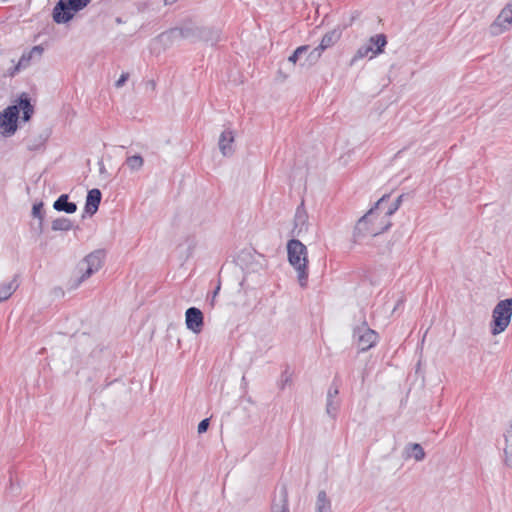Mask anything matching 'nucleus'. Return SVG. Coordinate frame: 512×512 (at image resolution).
Listing matches in <instances>:
<instances>
[{
	"instance_id": "1",
	"label": "nucleus",
	"mask_w": 512,
	"mask_h": 512,
	"mask_svg": "<svg viewBox=\"0 0 512 512\" xmlns=\"http://www.w3.org/2000/svg\"><path fill=\"white\" fill-rule=\"evenodd\" d=\"M22 111V120L30 121L34 114V105L26 92H22L15 101V104L7 106L0 113V129L4 137H11L18 129V119Z\"/></svg>"
},
{
	"instance_id": "2",
	"label": "nucleus",
	"mask_w": 512,
	"mask_h": 512,
	"mask_svg": "<svg viewBox=\"0 0 512 512\" xmlns=\"http://www.w3.org/2000/svg\"><path fill=\"white\" fill-rule=\"evenodd\" d=\"M287 254L289 264L297 272V278L300 286L306 287L308 280V259L306 246L298 239H290L287 243Z\"/></svg>"
},
{
	"instance_id": "3",
	"label": "nucleus",
	"mask_w": 512,
	"mask_h": 512,
	"mask_svg": "<svg viewBox=\"0 0 512 512\" xmlns=\"http://www.w3.org/2000/svg\"><path fill=\"white\" fill-rule=\"evenodd\" d=\"M512 317V298L499 301L492 311L490 329L492 335H498L506 330Z\"/></svg>"
},
{
	"instance_id": "4",
	"label": "nucleus",
	"mask_w": 512,
	"mask_h": 512,
	"mask_svg": "<svg viewBox=\"0 0 512 512\" xmlns=\"http://www.w3.org/2000/svg\"><path fill=\"white\" fill-rule=\"evenodd\" d=\"M360 314L359 320L361 324L353 328V339L358 347V351L366 352L377 344L379 335L368 326L365 314L363 312H360Z\"/></svg>"
},
{
	"instance_id": "5",
	"label": "nucleus",
	"mask_w": 512,
	"mask_h": 512,
	"mask_svg": "<svg viewBox=\"0 0 512 512\" xmlns=\"http://www.w3.org/2000/svg\"><path fill=\"white\" fill-rule=\"evenodd\" d=\"M390 197V194H384L375 202L374 206L369 209L370 212H374V217L379 222L380 229L385 232L392 226L390 217L396 212L389 211L391 208Z\"/></svg>"
},
{
	"instance_id": "6",
	"label": "nucleus",
	"mask_w": 512,
	"mask_h": 512,
	"mask_svg": "<svg viewBox=\"0 0 512 512\" xmlns=\"http://www.w3.org/2000/svg\"><path fill=\"white\" fill-rule=\"evenodd\" d=\"M374 217V212H368L363 215L358 222L355 225L354 228V241L357 242L361 238L370 235V236H377L379 234L384 233L385 231H382L380 229V224Z\"/></svg>"
},
{
	"instance_id": "7",
	"label": "nucleus",
	"mask_w": 512,
	"mask_h": 512,
	"mask_svg": "<svg viewBox=\"0 0 512 512\" xmlns=\"http://www.w3.org/2000/svg\"><path fill=\"white\" fill-rule=\"evenodd\" d=\"M81 11L71 0H59L53 8V21L57 24H65L71 21L74 15Z\"/></svg>"
},
{
	"instance_id": "8",
	"label": "nucleus",
	"mask_w": 512,
	"mask_h": 512,
	"mask_svg": "<svg viewBox=\"0 0 512 512\" xmlns=\"http://www.w3.org/2000/svg\"><path fill=\"white\" fill-rule=\"evenodd\" d=\"M512 25V2L508 3L489 27L492 36H497L510 29Z\"/></svg>"
},
{
	"instance_id": "9",
	"label": "nucleus",
	"mask_w": 512,
	"mask_h": 512,
	"mask_svg": "<svg viewBox=\"0 0 512 512\" xmlns=\"http://www.w3.org/2000/svg\"><path fill=\"white\" fill-rule=\"evenodd\" d=\"M104 258L105 250L103 249H98L88 254L84 259L87 267L81 277L78 279V284L85 281L91 275L97 272L102 267Z\"/></svg>"
},
{
	"instance_id": "10",
	"label": "nucleus",
	"mask_w": 512,
	"mask_h": 512,
	"mask_svg": "<svg viewBox=\"0 0 512 512\" xmlns=\"http://www.w3.org/2000/svg\"><path fill=\"white\" fill-rule=\"evenodd\" d=\"M339 388L340 380L338 376H335L327 391L326 398V413L332 418H336V415L340 408V400L337 398L339 395Z\"/></svg>"
},
{
	"instance_id": "11",
	"label": "nucleus",
	"mask_w": 512,
	"mask_h": 512,
	"mask_svg": "<svg viewBox=\"0 0 512 512\" xmlns=\"http://www.w3.org/2000/svg\"><path fill=\"white\" fill-rule=\"evenodd\" d=\"M185 324L188 330L200 333L204 327L203 312L197 307H189L185 312Z\"/></svg>"
},
{
	"instance_id": "12",
	"label": "nucleus",
	"mask_w": 512,
	"mask_h": 512,
	"mask_svg": "<svg viewBox=\"0 0 512 512\" xmlns=\"http://www.w3.org/2000/svg\"><path fill=\"white\" fill-rule=\"evenodd\" d=\"M101 199L102 193L98 188L89 190L86 196L84 212L90 216L94 215L99 209Z\"/></svg>"
},
{
	"instance_id": "13",
	"label": "nucleus",
	"mask_w": 512,
	"mask_h": 512,
	"mask_svg": "<svg viewBox=\"0 0 512 512\" xmlns=\"http://www.w3.org/2000/svg\"><path fill=\"white\" fill-rule=\"evenodd\" d=\"M272 512H289L288 490L286 484L279 487L278 494L271 505Z\"/></svg>"
},
{
	"instance_id": "14",
	"label": "nucleus",
	"mask_w": 512,
	"mask_h": 512,
	"mask_svg": "<svg viewBox=\"0 0 512 512\" xmlns=\"http://www.w3.org/2000/svg\"><path fill=\"white\" fill-rule=\"evenodd\" d=\"M341 36L342 29L339 27L334 28L328 31L326 34H324L319 45L316 48L321 54H323L325 50L334 46L340 40Z\"/></svg>"
},
{
	"instance_id": "15",
	"label": "nucleus",
	"mask_w": 512,
	"mask_h": 512,
	"mask_svg": "<svg viewBox=\"0 0 512 512\" xmlns=\"http://www.w3.org/2000/svg\"><path fill=\"white\" fill-rule=\"evenodd\" d=\"M233 143H234L233 131L230 129H225L221 133V135L219 137V141H218V146H219V149H220L221 153L223 154V156H231L234 153Z\"/></svg>"
},
{
	"instance_id": "16",
	"label": "nucleus",
	"mask_w": 512,
	"mask_h": 512,
	"mask_svg": "<svg viewBox=\"0 0 512 512\" xmlns=\"http://www.w3.org/2000/svg\"><path fill=\"white\" fill-rule=\"evenodd\" d=\"M307 221L308 215L304 208V203L302 202L296 209L294 216V228L292 230L293 234L299 236L303 231H307Z\"/></svg>"
},
{
	"instance_id": "17",
	"label": "nucleus",
	"mask_w": 512,
	"mask_h": 512,
	"mask_svg": "<svg viewBox=\"0 0 512 512\" xmlns=\"http://www.w3.org/2000/svg\"><path fill=\"white\" fill-rule=\"evenodd\" d=\"M53 208L58 212L73 214L77 211V204L69 201L68 194H61L53 203Z\"/></svg>"
},
{
	"instance_id": "18",
	"label": "nucleus",
	"mask_w": 512,
	"mask_h": 512,
	"mask_svg": "<svg viewBox=\"0 0 512 512\" xmlns=\"http://www.w3.org/2000/svg\"><path fill=\"white\" fill-rule=\"evenodd\" d=\"M198 41L215 45L220 40V31L212 27L198 26Z\"/></svg>"
},
{
	"instance_id": "19",
	"label": "nucleus",
	"mask_w": 512,
	"mask_h": 512,
	"mask_svg": "<svg viewBox=\"0 0 512 512\" xmlns=\"http://www.w3.org/2000/svg\"><path fill=\"white\" fill-rule=\"evenodd\" d=\"M367 44L368 46H372V53L374 55H379L384 52V48L387 45V37L383 33L376 34L370 37Z\"/></svg>"
},
{
	"instance_id": "20",
	"label": "nucleus",
	"mask_w": 512,
	"mask_h": 512,
	"mask_svg": "<svg viewBox=\"0 0 512 512\" xmlns=\"http://www.w3.org/2000/svg\"><path fill=\"white\" fill-rule=\"evenodd\" d=\"M321 56L322 54L316 47L313 49L309 47V51L303 55L302 61H300V67L305 69L311 68L319 61Z\"/></svg>"
},
{
	"instance_id": "21",
	"label": "nucleus",
	"mask_w": 512,
	"mask_h": 512,
	"mask_svg": "<svg viewBox=\"0 0 512 512\" xmlns=\"http://www.w3.org/2000/svg\"><path fill=\"white\" fill-rule=\"evenodd\" d=\"M404 452L407 458H414L416 461H422L425 458V452L422 446L418 443L408 444Z\"/></svg>"
},
{
	"instance_id": "22",
	"label": "nucleus",
	"mask_w": 512,
	"mask_h": 512,
	"mask_svg": "<svg viewBox=\"0 0 512 512\" xmlns=\"http://www.w3.org/2000/svg\"><path fill=\"white\" fill-rule=\"evenodd\" d=\"M182 39L190 40L191 42L198 41V26L189 23L179 27Z\"/></svg>"
},
{
	"instance_id": "23",
	"label": "nucleus",
	"mask_w": 512,
	"mask_h": 512,
	"mask_svg": "<svg viewBox=\"0 0 512 512\" xmlns=\"http://www.w3.org/2000/svg\"><path fill=\"white\" fill-rule=\"evenodd\" d=\"M50 133L45 130L40 133L37 137L30 138L28 140V149L30 151H37L44 147L46 141L48 140Z\"/></svg>"
},
{
	"instance_id": "24",
	"label": "nucleus",
	"mask_w": 512,
	"mask_h": 512,
	"mask_svg": "<svg viewBox=\"0 0 512 512\" xmlns=\"http://www.w3.org/2000/svg\"><path fill=\"white\" fill-rule=\"evenodd\" d=\"M158 38L164 45H171V44H173L174 41L182 39L181 35H180L179 27H174V28H171V29H168V30L162 32L158 36Z\"/></svg>"
},
{
	"instance_id": "25",
	"label": "nucleus",
	"mask_w": 512,
	"mask_h": 512,
	"mask_svg": "<svg viewBox=\"0 0 512 512\" xmlns=\"http://www.w3.org/2000/svg\"><path fill=\"white\" fill-rule=\"evenodd\" d=\"M506 446L504 448V463L508 467H512V423L510 429L504 434Z\"/></svg>"
},
{
	"instance_id": "26",
	"label": "nucleus",
	"mask_w": 512,
	"mask_h": 512,
	"mask_svg": "<svg viewBox=\"0 0 512 512\" xmlns=\"http://www.w3.org/2000/svg\"><path fill=\"white\" fill-rule=\"evenodd\" d=\"M16 278L15 276L10 282L0 285V302L7 300L18 288Z\"/></svg>"
},
{
	"instance_id": "27",
	"label": "nucleus",
	"mask_w": 512,
	"mask_h": 512,
	"mask_svg": "<svg viewBox=\"0 0 512 512\" xmlns=\"http://www.w3.org/2000/svg\"><path fill=\"white\" fill-rule=\"evenodd\" d=\"M316 512H331V503L325 491H320L317 495Z\"/></svg>"
},
{
	"instance_id": "28",
	"label": "nucleus",
	"mask_w": 512,
	"mask_h": 512,
	"mask_svg": "<svg viewBox=\"0 0 512 512\" xmlns=\"http://www.w3.org/2000/svg\"><path fill=\"white\" fill-rule=\"evenodd\" d=\"M73 227V223L66 217H59L52 221L51 229L53 231H69Z\"/></svg>"
},
{
	"instance_id": "29",
	"label": "nucleus",
	"mask_w": 512,
	"mask_h": 512,
	"mask_svg": "<svg viewBox=\"0 0 512 512\" xmlns=\"http://www.w3.org/2000/svg\"><path fill=\"white\" fill-rule=\"evenodd\" d=\"M125 164L128 166V168L131 171L136 172V171H139L142 169V167L144 165V159L141 155L136 154V155L127 157Z\"/></svg>"
},
{
	"instance_id": "30",
	"label": "nucleus",
	"mask_w": 512,
	"mask_h": 512,
	"mask_svg": "<svg viewBox=\"0 0 512 512\" xmlns=\"http://www.w3.org/2000/svg\"><path fill=\"white\" fill-rule=\"evenodd\" d=\"M309 51V45H302L297 47L293 53L288 57V61L292 63L293 65L299 63L302 61L303 55L307 54Z\"/></svg>"
},
{
	"instance_id": "31",
	"label": "nucleus",
	"mask_w": 512,
	"mask_h": 512,
	"mask_svg": "<svg viewBox=\"0 0 512 512\" xmlns=\"http://www.w3.org/2000/svg\"><path fill=\"white\" fill-rule=\"evenodd\" d=\"M373 48L372 46H368V44H364L361 47H359L355 53V55L352 57L350 61V65H354L357 60L362 59L366 57L370 52H372Z\"/></svg>"
},
{
	"instance_id": "32",
	"label": "nucleus",
	"mask_w": 512,
	"mask_h": 512,
	"mask_svg": "<svg viewBox=\"0 0 512 512\" xmlns=\"http://www.w3.org/2000/svg\"><path fill=\"white\" fill-rule=\"evenodd\" d=\"M44 204L43 202L34 203L32 206V216L37 219H44L45 212H44Z\"/></svg>"
},
{
	"instance_id": "33",
	"label": "nucleus",
	"mask_w": 512,
	"mask_h": 512,
	"mask_svg": "<svg viewBox=\"0 0 512 512\" xmlns=\"http://www.w3.org/2000/svg\"><path fill=\"white\" fill-rule=\"evenodd\" d=\"M32 56V52H24L19 59L18 64H22L23 69L27 68L30 64Z\"/></svg>"
},
{
	"instance_id": "34",
	"label": "nucleus",
	"mask_w": 512,
	"mask_h": 512,
	"mask_svg": "<svg viewBox=\"0 0 512 512\" xmlns=\"http://www.w3.org/2000/svg\"><path fill=\"white\" fill-rule=\"evenodd\" d=\"M209 426H210L209 418H205V419L201 420L197 427L198 433L199 434L205 433L208 430Z\"/></svg>"
},
{
	"instance_id": "35",
	"label": "nucleus",
	"mask_w": 512,
	"mask_h": 512,
	"mask_svg": "<svg viewBox=\"0 0 512 512\" xmlns=\"http://www.w3.org/2000/svg\"><path fill=\"white\" fill-rule=\"evenodd\" d=\"M129 73L128 72H123L119 79L115 82V87L116 88H121L122 86L125 85V83L127 82V80L129 79Z\"/></svg>"
},
{
	"instance_id": "36",
	"label": "nucleus",
	"mask_w": 512,
	"mask_h": 512,
	"mask_svg": "<svg viewBox=\"0 0 512 512\" xmlns=\"http://www.w3.org/2000/svg\"><path fill=\"white\" fill-rule=\"evenodd\" d=\"M404 196H405L404 194H401L394 201H392L391 208L389 211H397L403 202Z\"/></svg>"
},
{
	"instance_id": "37",
	"label": "nucleus",
	"mask_w": 512,
	"mask_h": 512,
	"mask_svg": "<svg viewBox=\"0 0 512 512\" xmlns=\"http://www.w3.org/2000/svg\"><path fill=\"white\" fill-rule=\"evenodd\" d=\"M32 230L37 234L41 235L44 232V219H38L36 225H32Z\"/></svg>"
},
{
	"instance_id": "38",
	"label": "nucleus",
	"mask_w": 512,
	"mask_h": 512,
	"mask_svg": "<svg viewBox=\"0 0 512 512\" xmlns=\"http://www.w3.org/2000/svg\"><path fill=\"white\" fill-rule=\"evenodd\" d=\"M290 381L291 375L289 374L288 369H286L281 375L280 388L284 389L285 385L288 384Z\"/></svg>"
},
{
	"instance_id": "39",
	"label": "nucleus",
	"mask_w": 512,
	"mask_h": 512,
	"mask_svg": "<svg viewBox=\"0 0 512 512\" xmlns=\"http://www.w3.org/2000/svg\"><path fill=\"white\" fill-rule=\"evenodd\" d=\"M22 69V64L17 63L15 66L10 68L7 73L10 77H14Z\"/></svg>"
},
{
	"instance_id": "40",
	"label": "nucleus",
	"mask_w": 512,
	"mask_h": 512,
	"mask_svg": "<svg viewBox=\"0 0 512 512\" xmlns=\"http://www.w3.org/2000/svg\"><path fill=\"white\" fill-rule=\"evenodd\" d=\"M72 2H74L76 4V6L78 7V9H84L90 2L91 0H71Z\"/></svg>"
},
{
	"instance_id": "41",
	"label": "nucleus",
	"mask_w": 512,
	"mask_h": 512,
	"mask_svg": "<svg viewBox=\"0 0 512 512\" xmlns=\"http://www.w3.org/2000/svg\"><path fill=\"white\" fill-rule=\"evenodd\" d=\"M29 52H32V55L37 53L38 55H41L43 52V48L41 46H34Z\"/></svg>"
},
{
	"instance_id": "42",
	"label": "nucleus",
	"mask_w": 512,
	"mask_h": 512,
	"mask_svg": "<svg viewBox=\"0 0 512 512\" xmlns=\"http://www.w3.org/2000/svg\"><path fill=\"white\" fill-rule=\"evenodd\" d=\"M98 165H99V172H100V174H106L107 170H106L105 165H104L102 160H100L98 162Z\"/></svg>"
},
{
	"instance_id": "43",
	"label": "nucleus",
	"mask_w": 512,
	"mask_h": 512,
	"mask_svg": "<svg viewBox=\"0 0 512 512\" xmlns=\"http://www.w3.org/2000/svg\"><path fill=\"white\" fill-rule=\"evenodd\" d=\"M219 290H220V285H218L216 287V289L214 290V292H213V297H212V300H211V305L214 304V299H215L216 295L218 294Z\"/></svg>"
},
{
	"instance_id": "44",
	"label": "nucleus",
	"mask_w": 512,
	"mask_h": 512,
	"mask_svg": "<svg viewBox=\"0 0 512 512\" xmlns=\"http://www.w3.org/2000/svg\"><path fill=\"white\" fill-rule=\"evenodd\" d=\"M147 85H149L152 89H155L156 83L154 80H149L147 82Z\"/></svg>"
},
{
	"instance_id": "45",
	"label": "nucleus",
	"mask_w": 512,
	"mask_h": 512,
	"mask_svg": "<svg viewBox=\"0 0 512 512\" xmlns=\"http://www.w3.org/2000/svg\"><path fill=\"white\" fill-rule=\"evenodd\" d=\"M177 0H164V3L165 5H172L176 2Z\"/></svg>"
}]
</instances>
